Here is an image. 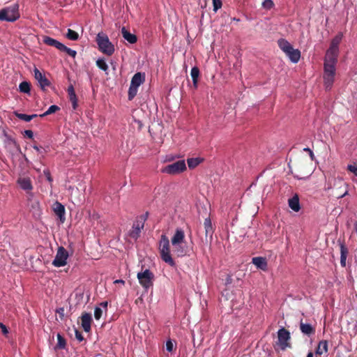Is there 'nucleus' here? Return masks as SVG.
Masks as SVG:
<instances>
[{
  "mask_svg": "<svg viewBox=\"0 0 357 357\" xmlns=\"http://www.w3.org/2000/svg\"><path fill=\"white\" fill-rule=\"evenodd\" d=\"M57 344L54 347V349H63L66 347V340L62 337L60 333H58L57 335Z\"/></svg>",
  "mask_w": 357,
  "mask_h": 357,
  "instance_id": "29",
  "label": "nucleus"
},
{
  "mask_svg": "<svg viewBox=\"0 0 357 357\" xmlns=\"http://www.w3.org/2000/svg\"><path fill=\"white\" fill-rule=\"evenodd\" d=\"M347 193H348V192H347V191H346L343 195H340L339 197H340V198H342V197H344L346 195H347Z\"/></svg>",
  "mask_w": 357,
  "mask_h": 357,
  "instance_id": "51",
  "label": "nucleus"
},
{
  "mask_svg": "<svg viewBox=\"0 0 357 357\" xmlns=\"http://www.w3.org/2000/svg\"><path fill=\"white\" fill-rule=\"evenodd\" d=\"M68 93L69 99L72 102L73 108L75 109L77 107V99L73 85L68 86Z\"/></svg>",
  "mask_w": 357,
  "mask_h": 357,
  "instance_id": "22",
  "label": "nucleus"
},
{
  "mask_svg": "<svg viewBox=\"0 0 357 357\" xmlns=\"http://www.w3.org/2000/svg\"><path fill=\"white\" fill-rule=\"evenodd\" d=\"M300 329L301 332L305 334L310 335L314 333L315 329L310 324H304L303 322L300 324Z\"/></svg>",
  "mask_w": 357,
  "mask_h": 357,
  "instance_id": "23",
  "label": "nucleus"
},
{
  "mask_svg": "<svg viewBox=\"0 0 357 357\" xmlns=\"http://www.w3.org/2000/svg\"><path fill=\"white\" fill-rule=\"evenodd\" d=\"M54 211L59 218L61 222L65 220V208L61 203L56 202L54 205Z\"/></svg>",
  "mask_w": 357,
  "mask_h": 357,
  "instance_id": "17",
  "label": "nucleus"
},
{
  "mask_svg": "<svg viewBox=\"0 0 357 357\" xmlns=\"http://www.w3.org/2000/svg\"><path fill=\"white\" fill-rule=\"evenodd\" d=\"M340 264L342 266H346V259L347 257L348 250L346 248V246L344 245V243H340Z\"/></svg>",
  "mask_w": 357,
  "mask_h": 357,
  "instance_id": "24",
  "label": "nucleus"
},
{
  "mask_svg": "<svg viewBox=\"0 0 357 357\" xmlns=\"http://www.w3.org/2000/svg\"><path fill=\"white\" fill-rule=\"evenodd\" d=\"M153 278L154 275L153 273L149 269H146L144 271L137 273V278L139 280V284L146 290L153 286Z\"/></svg>",
  "mask_w": 357,
  "mask_h": 357,
  "instance_id": "9",
  "label": "nucleus"
},
{
  "mask_svg": "<svg viewBox=\"0 0 357 357\" xmlns=\"http://www.w3.org/2000/svg\"><path fill=\"white\" fill-rule=\"evenodd\" d=\"M144 75L141 73H137L132 77L130 85L128 90V99L132 100L137 95L138 87L144 82Z\"/></svg>",
  "mask_w": 357,
  "mask_h": 357,
  "instance_id": "6",
  "label": "nucleus"
},
{
  "mask_svg": "<svg viewBox=\"0 0 357 357\" xmlns=\"http://www.w3.org/2000/svg\"><path fill=\"white\" fill-rule=\"evenodd\" d=\"M342 34L338 33L333 38L330 47L326 52L324 63V85L326 90H330L335 82L336 64L339 54V45L342 39Z\"/></svg>",
  "mask_w": 357,
  "mask_h": 357,
  "instance_id": "1",
  "label": "nucleus"
},
{
  "mask_svg": "<svg viewBox=\"0 0 357 357\" xmlns=\"http://www.w3.org/2000/svg\"><path fill=\"white\" fill-rule=\"evenodd\" d=\"M173 347H174L173 343L170 340H169L166 342L167 351L172 352L173 351Z\"/></svg>",
  "mask_w": 357,
  "mask_h": 357,
  "instance_id": "41",
  "label": "nucleus"
},
{
  "mask_svg": "<svg viewBox=\"0 0 357 357\" xmlns=\"http://www.w3.org/2000/svg\"><path fill=\"white\" fill-rule=\"evenodd\" d=\"M147 215L148 213H146L144 215L138 217L134 222L132 229L129 232V236L132 238L137 240L139 238L141 231L144 228Z\"/></svg>",
  "mask_w": 357,
  "mask_h": 357,
  "instance_id": "8",
  "label": "nucleus"
},
{
  "mask_svg": "<svg viewBox=\"0 0 357 357\" xmlns=\"http://www.w3.org/2000/svg\"><path fill=\"white\" fill-rule=\"evenodd\" d=\"M63 49H61V51L66 52L69 56L72 57H75L77 52L75 50H73L68 47H66L65 45H63Z\"/></svg>",
  "mask_w": 357,
  "mask_h": 357,
  "instance_id": "37",
  "label": "nucleus"
},
{
  "mask_svg": "<svg viewBox=\"0 0 357 357\" xmlns=\"http://www.w3.org/2000/svg\"><path fill=\"white\" fill-rule=\"evenodd\" d=\"M17 184L21 189L26 191L27 192L31 191L33 189L31 179L29 177H20L17 179Z\"/></svg>",
  "mask_w": 357,
  "mask_h": 357,
  "instance_id": "13",
  "label": "nucleus"
},
{
  "mask_svg": "<svg viewBox=\"0 0 357 357\" xmlns=\"http://www.w3.org/2000/svg\"><path fill=\"white\" fill-rule=\"evenodd\" d=\"M347 169L349 171L352 172L355 174V176H357V166L354 165H349L347 167Z\"/></svg>",
  "mask_w": 357,
  "mask_h": 357,
  "instance_id": "40",
  "label": "nucleus"
},
{
  "mask_svg": "<svg viewBox=\"0 0 357 357\" xmlns=\"http://www.w3.org/2000/svg\"><path fill=\"white\" fill-rule=\"evenodd\" d=\"M171 243L173 248L174 254L178 257L188 255L189 249L186 245L184 231L177 228L172 237Z\"/></svg>",
  "mask_w": 357,
  "mask_h": 357,
  "instance_id": "2",
  "label": "nucleus"
},
{
  "mask_svg": "<svg viewBox=\"0 0 357 357\" xmlns=\"http://www.w3.org/2000/svg\"><path fill=\"white\" fill-rule=\"evenodd\" d=\"M43 43L47 45L52 46L58 49L59 50H61V49H63V44L60 43L59 41L49 37V36H44L43 37Z\"/></svg>",
  "mask_w": 357,
  "mask_h": 357,
  "instance_id": "16",
  "label": "nucleus"
},
{
  "mask_svg": "<svg viewBox=\"0 0 357 357\" xmlns=\"http://www.w3.org/2000/svg\"><path fill=\"white\" fill-rule=\"evenodd\" d=\"M34 77L43 91H45L47 87L50 86L51 83L47 78L37 68L33 69Z\"/></svg>",
  "mask_w": 357,
  "mask_h": 357,
  "instance_id": "12",
  "label": "nucleus"
},
{
  "mask_svg": "<svg viewBox=\"0 0 357 357\" xmlns=\"http://www.w3.org/2000/svg\"><path fill=\"white\" fill-rule=\"evenodd\" d=\"M279 47L284 52L287 53L289 50H291L292 45L285 39L280 38L278 40Z\"/></svg>",
  "mask_w": 357,
  "mask_h": 357,
  "instance_id": "26",
  "label": "nucleus"
},
{
  "mask_svg": "<svg viewBox=\"0 0 357 357\" xmlns=\"http://www.w3.org/2000/svg\"><path fill=\"white\" fill-rule=\"evenodd\" d=\"M33 148L36 150L38 152H40V149L38 146H33Z\"/></svg>",
  "mask_w": 357,
  "mask_h": 357,
  "instance_id": "48",
  "label": "nucleus"
},
{
  "mask_svg": "<svg viewBox=\"0 0 357 357\" xmlns=\"http://www.w3.org/2000/svg\"><path fill=\"white\" fill-rule=\"evenodd\" d=\"M289 207L294 212H298L301 209L299 197L298 195H294L291 198L288 200Z\"/></svg>",
  "mask_w": 357,
  "mask_h": 357,
  "instance_id": "15",
  "label": "nucleus"
},
{
  "mask_svg": "<svg viewBox=\"0 0 357 357\" xmlns=\"http://www.w3.org/2000/svg\"><path fill=\"white\" fill-rule=\"evenodd\" d=\"M100 305H102L105 308H107V302H102V303H101Z\"/></svg>",
  "mask_w": 357,
  "mask_h": 357,
  "instance_id": "49",
  "label": "nucleus"
},
{
  "mask_svg": "<svg viewBox=\"0 0 357 357\" xmlns=\"http://www.w3.org/2000/svg\"><path fill=\"white\" fill-rule=\"evenodd\" d=\"M303 151H307V152H310V157L312 160H314V155L312 151L310 148H304Z\"/></svg>",
  "mask_w": 357,
  "mask_h": 357,
  "instance_id": "46",
  "label": "nucleus"
},
{
  "mask_svg": "<svg viewBox=\"0 0 357 357\" xmlns=\"http://www.w3.org/2000/svg\"><path fill=\"white\" fill-rule=\"evenodd\" d=\"M0 328L4 335H6L8 333L7 327L3 323H0Z\"/></svg>",
  "mask_w": 357,
  "mask_h": 357,
  "instance_id": "45",
  "label": "nucleus"
},
{
  "mask_svg": "<svg viewBox=\"0 0 357 357\" xmlns=\"http://www.w3.org/2000/svg\"><path fill=\"white\" fill-rule=\"evenodd\" d=\"M202 160L203 159L200 158H191L187 160V163L190 169H194L197 167Z\"/></svg>",
  "mask_w": 357,
  "mask_h": 357,
  "instance_id": "28",
  "label": "nucleus"
},
{
  "mask_svg": "<svg viewBox=\"0 0 357 357\" xmlns=\"http://www.w3.org/2000/svg\"><path fill=\"white\" fill-rule=\"evenodd\" d=\"M285 54L289 57V59L291 60V61L294 63H298L301 58L300 51L297 49H294L293 47L291 48V50H289Z\"/></svg>",
  "mask_w": 357,
  "mask_h": 357,
  "instance_id": "19",
  "label": "nucleus"
},
{
  "mask_svg": "<svg viewBox=\"0 0 357 357\" xmlns=\"http://www.w3.org/2000/svg\"><path fill=\"white\" fill-rule=\"evenodd\" d=\"M96 43L99 50L103 54L111 56L114 54L115 48L114 45L109 41L108 36L101 32L98 33L96 36Z\"/></svg>",
  "mask_w": 357,
  "mask_h": 357,
  "instance_id": "4",
  "label": "nucleus"
},
{
  "mask_svg": "<svg viewBox=\"0 0 357 357\" xmlns=\"http://www.w3.org/2000/svg\"><path fill=\"white\" fill-rule=\"evenodd\" d=\"M328 351V342L326 340H321L319 342L316 349L315 353L317 355H321Z\"/></svg>",
  "mask_w": 357,
  "mask_h": 357,
  "instance_id": "25",
  "label": "nucleus"
},
{
  "mask_svg": "<svg viewBox=\"0 0 357 357\" xmlns=\"http://www.w3.org/2000/svg\"><path fill=\"white\" fill-rule=\"evenodd\" d=\"M186 169V165L184 160H178L172 164L165 166L162 172L171 175H175L184 172Z\"/></svg>",
  "mask_w": 357,
  "mask_h": 357,
  "instance_id": "7",
  "label": "nucleus"
},
{
  "mask_svg": "<svg viewBox=\"0 0 357 357\" xmlns=\"http://www.w3.org/2000/svg\"><path fill=\"white\" fill-rule=\"evenodd\" d=\"M66 36L68 39L74 41L77 40L79 39V34L76 31L70 29H68Z\"/></svg>",
  "mask_w": 357,
  "mask_h": 357,
  "instance_id": "31",
  "label": "nucleus"
},
{
  "mask_svg": "<svg viewBox=\"0 0 357 357\" xmlns=\"http://www.w3.org/2000/svg\"><path fill=\"white\" fill-rule=\"evenodd\" d=\"M16 116L21 120H23L26 122H29L31 121L33 118L36 117L37 114H32V115H28L25 114H17Z\"/></svg>",
  "mask_w": 357,
  "mask_h": 357,
  "instance_id": "34",
  "label": "nucleus"
},
{
  "mask_svg": "<svg viewBox=\"0 0 357 357\" xmlns=\"http://www.w3.org/2000/svg\"><path fill=\"white\" fill-rule=\"evenodd\" d=\"M222 5L221 0H213V10L215 12H217V10L222 7Z\"/></svg>",
  "mask_w": 357,
  "mask_h": 357,
  "instance_id": "39",
  "label": "nucleus"
},
{
  "mask_svg": "<svg viewBox=\"0 0 357 357\" xmlns=\"http://www.w3.org/2000/svg\"><path fill=\"white\" fill-rule=\"evenodd\" d=\"M82 326L85 332L91 331V324L92 321L91 314L89 313H84L82 315Z\"/></svg>",
  "mask_w": 357,
  "mask_h": 357,
  "instance_id": "14",
  "label": "nucleus"
},
{
  "mask_svg": "<svg viewBox=\"0 0 357 357\" xmlns=\"http://www.w3.org/2000/svg\"><path fill=\"white\" fill-rule=\"evenodd\" d=\"M252 264L256 266L257 268L261 270L266 271L267 269V261L266 258L261 257H256L252 258Z\"/></svg>",
  "mask_w": 357,
  "mask_h": 357,
  "instance_id": "18",
  "label": "nucleus"
},
{
  "mask_svg": "<svg viewBox=\"0 0 357 357\" xmlns=\"http://www.w3.org/2000/svg\"><path fill=\"white\" fill-rule=\"evenodd\" d=\"M44 174L45 176H46L47 178V180L49 181V182H52V178L51 176V174H50V172L49 170H44Z\"/></svg>",
  "mask_w": 357,
  "mask_h": 357,
  "instance_id": "43",
  "label": "nucleus"
},
{
  "mask_svg": "<svg viewBox=\"0 0 357 357\" xmlns=\"http://www.w3.org/2000/svg\"><path fill=\"white\" fill-rule=\"evenodd\" d=\"M59 109H60V108L57 105H51L47 109V110L45 112H44L43 114H40V117L46 116L49 114L55 113L56 112L59 111Z\"/></svg>",
  "mask_w": 357,
  "mask_h": 357,
  "instance_id": "33",
  "label": "nucleus"
},
{
  "mask_svg": "<svg viewBox=\"0 0 357 357\" xmlns=\"http://www.w3.org/2000/svg\"><path fill=\"white\" fill-rule=\"evenodd\" d=\"M159 252L162 260L172 267L176 266V263L173 259L170 244L168 238L165 235H162L159 243Z\"/></svg>",
  "mask_w": 357,
  "mask_h": 357,
  "instance_id": "3",
  "label": "nucleus"
},
{
  "mask_svg": "<svg viewBox=\"0 0 357 357\" xmlns=\"http://www.w3.org/2000/svg\"><path fill=\"white\" fill-rule=\"evenodd\" d=\"M24 135L29 139H32L33 137V133L31 130H26L24 131Z\"/></svg>",
  "mask_w": 357,
  "mask_h": 357,
  "instance_id": "44",
  "label": "nucleus"
},
{
  "mask_svg": "<svg viewBox=\"0 0 357 357\" xmlns=\"http://www.w3.org/2000/svg\"><path fill=\"white\" fill-rule=\"evenodd\" d=\"M20 17L19 5L13 3L0 10V20L14 22Z\"/></svg>",
  "mask_w": 357,
  "mask_h": 357,
  "instance_id": "5",
  "label": "nucleus"
},
{
  "mask_svg": "<svg viewBox=\"0 0 357 357\" xmlns=\"http://www.w3.org/2000/svg\"><path fill=\"white\" fill-rule=\"evenodd\" d=\"M204 227L205 229L206 238H207L208 236L211 238L213 234V228L212 226L211 220L209 218H207L204 220Z\"/></svg>",
  "mask_w": 357,
  "mask_h": 357,
  "instance_id": "20",
  "label": "nucleus"
},
{
  "mask_svg": "<svg viewBox=\"0 0 357 357\" xmlns=\"http://www.w3.org/2000/svg\"><path fill=\"white\" fill-rule=\"evenodd\" d=\"M96 65L100 69L105 71V73L107 74L108 66L104 59H98L96 61Z\"/></svg>",
  "mask_w": 357,
  "mask_h": 357,
  "instance_id": "32",
  "label": "nucleus"
},
{
  "mask_svg": "<svg viewBox=\"0 0 357 357\" xmlns=\"http://www.w3.org/2000/svg\"><path fill=\"white\" fill-rule=\"evenodd\" d=\"M63 308H59V310H57V312L61 314H63Z\"/></svg>",
  "mask_w": 357,
  "mask_h": 357,
  "instance_id": "50",
  "label": "nucleus"
},
{
  "mask_svg": "<svg viewBox=\"0 0 357 357\" xmlns=\"http://www.w3.org/2000/svg\"><path fill=\"white\" fill-rule=\"evenodd\" d=\"M121 33L123 38L128 43L134 44L137 42V36L135 34L130 33L125 27L121 29Z\"/></svg>",
  "mask_w": 357,
  "mask_h": 357,
  "instance_id": "21",
  "label": "nucleus"
},
{
  "mask_svg": "<svg viewBox=\"0 0 357 357\" xmlns=\"http://www.w3.org/2000/svg\"><path fill=\"white\" fill-rule=\"evenodd\" d=\"M75 337L79 342H82L84 340V337L82 333L77 330L75 331Z\"/></svg>",
  "mask_w": 357,
  "mask_h": 357,
  "instance_id": "42",
  "label": "nucleus"
},
{
  "mask_svg": "<svg viewBox=\"0 0 357 357\" xmlns=\"http://www.w3.org/2000/svg\"><path fill=\"white\" fill-rule=\"evenodd\" d=\"M274 6V3L272 0H264L262 2V7L266 10H270Z\"/></svg>",
  "mask_w": 357,
  "mask_h": 357,
  "instance_id": "36",
  "label": "nucleus"
},
{
  "mask_svg": "<svg viewBox=\"0 0 357 357\" xmlns=\"http://www.w3.org/2000/svg\"><path fill=\"white\" fill-rule=\"evenodd\" d=\"M190 75L192 79L193 86L195 89L197 88L198 77L199 75V70L197 67L195 66L191 69Z\"/></svg>",
  "mask_w": 357,
  "mask_h": 357,
  "instance_id": "27",
  "label": "nucleus"
},
{
  "mask_svg": "<svg viewBox=\"0 0 357 357\" xmlns=\"http://www.w3.org/2000/svg\"><path fill=\"white\" fill-rule=\"evenodd\" d=\"M307 357H313V354L312 352H309L307 355Z\"/></svg>",
  "mask_w": 357,
  "mask_h": 357,
  "instance_id": "52",
  "label": "nucleus"
},
{
  "mask_svg": "<svg viewBox=\"0 0 357 357\" xmlns=\"http://www.w3.org/2000/svg\"><path fill=\"white\" fill-rule=\"evenodd\" d=\"M114 283L115 284H124L125 282H124V280L119 279V280H116L114 281Z\"/></svg>",
  "mask_w": 357,
  "mask_h": 357,
  "instance_id": "47",
  "label": "nucleus"
},
{
  "mask_svg": "<svg viewBox=\"0 0 357 357\" xmlns=\"http://www.w3.org/2000/svg\"><path fill=\"white\" fill-rule=\"evenodd\" d=\"M20 91L24 93H30V84L28 82L24 81L19 85Z\"/></svg>",
  "mask_w": 357,
  "mask_h": 357,
  "instance_id": "30",
  "label": "nucleus"
},
{
  "mask_svg": "<svg viewBox=\"0 0 357 357\" xmlns=\"http://www.w3.org/2000/svg\"><path fill=\"white\" fill-rule=\"evenodd\" d=\"M102 314V310L99 307H96L94 310V317L96 320H99Z\"/></svg>",
  "mask_w": 357,
  "mask_h": 357,
  "instance_id": "38",
  "label": "nucleus"
},
{
  "mask_svg": "<svg viewBox=\"0 0 357 357\" xmlns=\"http://www.w3.org/2000/svg\"><path fill=\"white\" fill-rule=\"evenodd\" d=\"M68 252L62 246L59 247L56 256L52 261V265L55 267H61L67 264Z\"/></svg>",
  "mask_w": 357,
  "mask_h": 357,
  "instance_id": "10",
  "label": "nucleus"
},
{
  "mask_svg": "<svg viewBox=\"0 0 357 357\" xmlns=\"http://www.w3.org/2000/svg\"><path fill=\"white\" fill-rule=\"evenodd\" d=\"M31 208L35 215H40V204L38 201L33 202V203L31 204Z\"/></svg>",
  "mask_w": 357,
  "mask_h": 357,
  "instance_id": "35",
  "label": "nucleus"
},
{
  "mask_svg": "<svg viewBox=\"0 0 357 357\" xmlns=\"http://www.w3.org/2000/svg\"><path fill=\"white\" fill-rule=\"evenodd\" d=\"M278 342L277 344L282 350H285L287 347H290L289 342L290 340V333L284 328H282L278 331Z\"/></svg>",
  "mask_w": 357,
  "mask_h": 357,
  "instance_id": "11",
  "label": "nucleus"
}]
</instances>
